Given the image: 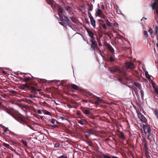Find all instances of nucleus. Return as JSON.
I'll use <instances>...</instances> for the list:
<instances>
[{"mask_svg":"<svg viewBox=\"0 0 158 158\" xmlns=\"http://www.w3.org/2000/svg\"><path fill=\"white\" fill-rule=\"evenodd\" d=\"M151 6L152 9H154L155 11L154 12L155 15V19L158 24V0L154 1V2L151 4Z\"/></svg>","mask_w":158,"mask_h":158,"instance_id":"f257e3e1","label":"nucleus"},{"mask_svg":"<svg viewBox=\"0 0 158 158\" xmlns=\"http://www.w3.org/2000/svg\"><path fill=\"white\" fill-rule=\"evenodd\" d=\"M91 42V47L94 51L96 50V48L98 47V45L96 42L95 40L94 39L93 40H90Z\"/></svg>","mask_w":158,"mask_h":158,"instance_id":"f03ea898","label":"nucleus"},{"mask_svg":"<svg viewBox=\"0 0 158 158\" xmlns=\"http://www.w3.org/2000/svg\"><path fill=\"white\" fill-rule=\"evenodd\" d=\"M139 118L140 121L143 123H145L147 122V120L145 117L141 113H137Z\"/></svg>","mask_w":158,"mask_h":158,"instance_id":"7ed1b4c3","label":"nucleus"},{"mask_svg":"<svg viewBox=\"0 0 158 158\" xmlns=\"http://www.w3.org/2000/svg\"><path fill=\"white\" fill-rule=\"evenodd\" d=\"M126 67L127 68H130L131 69H134L135 67L134 64L131 62H128L126 63L125 64Z\"/></svg>","mask_w":158,"mask_h":158,"instance_id":"20e7f679","label":"nucleus"},{"mask_svg":"<svg viewBox=\"0 0 158 158\" xmlns=\"http://www.w3.org/2000/svg\"><path fill=\"white\" fill-rule=\"evenodd\" d=\"M89 18L90 19V21L91 23V25H92L93 27L94 28H95L96 27V21L94 19L92 15L90 14V15L89 16Z\"/></svg>","mask_w":158,"mask_h":158,"instance_id":"39448f33","label":"nucleus"},{"mask_svg":"<svg viewBox=\"0 0 158 158\" xmlns=\"http://www.w3.org/2000/svg\"><path fill=\"white\" fill-rule=\"evenodd\" d=\"M103 15V12L102 10L99 8L96 11V13L95 14V16L96 17H101Z\"/></svg>","mask_w":158,"mask_h":158,"instance_id":"423d86ee","label":"nucleus"},{"mask_svg":"<svg viewBox=\"0 0 158 158\" xmlns=\"http://www.w3.org/2000/svg\"><path fill=\"white\" fill-rule=\"evenodd\" d=\"M110 71L112 72H122L121 71L120 69L119 68L118 66H115L113 68H112L111 69Z\"/></svg>","mask_w":158,"mask_h":158,"instance_id":"0eeeda50","label":"nucleus"},{"mask_svg":"<svg viewBox=\"0 0 158 158\" xmlns=\"http://www.w3.org/2000/svg\"><path fill=\"white\" fill-rule=\"evenodd\" d=\"M89 36L91 38V40L94 39V34L93 32L89 29H86Z\"/></svg>","mask_w":158,"mask_h":158,"instance_id":"6e6552de","label":"nucleus"},{"mask_svg":"<svg viewBox=\"0 0 158 158\" xmlns=\"http://www.w3.org/2000/svg\"><path fill=\"white\" fill-rule=\"evenodd\" d=\"M64 10L63 8L60 7V6L59 7V14L57 15V16H56V17L58 19L59 18V17H61V14L63 13Z\"/></svg>","mask_w":158,"mask_h":158,"instance_id":"1a4fd4ad","label":"nucleus"},{"mask_svg":"<svg viewBox=\"0 0 158 158\" xmlns=\"http://www.w3.org/2000/svg\"><path fill=\"white\" fill-rule=\"evenodd\" d=\"M63 20L66 23H67L68 25H69L70 23H69V19L65 16H64L62 17Z\"/></svg>","mask_w":158,"mask_h":158,"instance_id":"9d476101","label":"nucleus"},{"mask_svg":"<svg viewBox=\"0 0 158 158\" xmlns=\"http://www.w3.org/2000/svg\"><path fill=\"white\" fill-rule=\"evenodd\" d=\"M19 88L20 89L24 90L26 88H29V85L26 84H23L21 86H19Z\"/></svg>","mask_w":158,"mask_h":158,"instance_id":"9b49d317","label":"nucleus"},{"mask_svg":"<svg viewBox=\"0 0 158 158\" xmlns=\"http://www.w3.org/2000/svg\"><path fill=\"white\" fill-rule=\"evenodd\" d=\"M107 46L110 51L112 53H114V50L111 46L110 44H107Z\"/></svg>","mask_w":158,"mask_h":158,"instance_id":"f8f14e48","label":"nucleus"},{"mask_svg":"<svg viewBox=\"0 0 158 158\" xmlns=\"http://www.w3.org/2000/svg\"><path fill=\"white\" fill-rule=\"evenodd\" d=\"M151 129L150 128H149L148 129L146 130V132L145 133V134L146 135H147L148 136V138L149 136H150L151 135Z\"/></svg>","mask_w":158,"mask_h":158,"instance_id":"ddd939ff","label":"nucleus"},{"mask_svg":"<svg viewBox=\"0 0 158 158\" xmlns=\"http://www.w3.org/2000/svg\"><path fill=\"white\" fill-rule=\"evenodd\" d=\"M71 87L72 89L75 90H78L79 88V87L74 84H71Z\"/></svg>","mask_w":158,"mask_h":158,"instance_id":"4468645a","label":"nucleus"},{"mask_svg":"<svg viewBox=\"0 0 158 158\" xmlns=\"http://www.w3.org/2000/svg\"><path fill=\"white\" fill-rule=\"evenodd\" d=\"M149 127L148 126L146 125L143 124V130L144 133L145 134L146 132V130L148 129Z\"/></svg>","mask_w":158,"mask_h":158,"instance_id":"2eb2a0df","label":"nucleus"},{"mask_svg":"<svg viewBox=\"0 0 158 158\" xmlns=\"http://www.w3.org/2000/svg\"><path fill=\"white\" fill-rule=\"evenodd\" d=\"M145 74L146 77L148 79H151L150 75L148 74V72L147 71H145Z\"/></svg>","mask_w":158,"mask_h":158,"instance_id":"dca6fc26","label":"nucleus"},{"mask_svg":"<svg viewBox=\"0 0 158 158\" xmlns=\"http://www.w3.org/2000/svg\"><path fill=\"white\" fill-rule=\"evenodd\" d=\"M49 4L51 5L52 8L53 9V5L55 6V5L54 4L53 1V0H49Z\"/></svg>","mask_w":158,"mask_h":158,"instance_id":"f3484780","label":"nucleus"},{"mask_svg":"<svg viewBox=\"0 0 158 158\" xmlns=\"http://www.w3.org/2000/svg\"><path fill=\"white\" fill-rule=\"evenodd\" d=\"M143 145L145 148H147V145L145 139L143 140Z\"/></svg>","mask_w":158,"mask_h":158,"instance_id":"a211bd4d","label":"nucleus"},{"mask_svg":"<svg viewBox=\"0 0 158 158\" xmlns=\"http://www.w3.org/2000/svg\"><path fill=\"white\" fill-rule=\"evenodd\" d=\"M59 21H59V23L61 25H62L65 26V25H66V24H65V23L63 21H62L61 20H60Z\"/></svg>","mask_w":158,"mask_h":158,"instance_id":"6ab92c4d","label":"nucleus"},{"mask_svg":"<svg viewBox=\"0 0 158 158\" xmlns=\"http://www.w3.org/2000/svg\"><path fill=\"white\" fill-rule=\"evenodd\" d=\"M106 23L107 26L109 27L111 26L112 23L110 22H109L108 20H106Z\"/></svg>","mask_w":158,"mask_h":158,"instance_id":"aec40b11","label":"nucleus"},{"mask_svg":"<svg viewBox=\"0 0 158 158\" xmlns=\"http://www.w3.org/2000/svg\"><path fill=\"white\" fill-rule=\"evenodd\" d=\"M44 114L45 115H51V113L49 111L47 110H44Z\"/></svg>","mask_w":158,"mask_h":158,"instance_id":"412c9836","label":"nucleus"},{"mask_svg":"<svg viewBox=\"0 0 158 158\" xmlns=\"http://www.w3.org/2000/svg\"><path fill=\"white\" fill-rule=\"evenodd\" d=\"M96 100H97V101L99 103H100L102 102V100L98 97H96V98L95 99Z\"/></svg>","mask_w":158,"mask_h":158,"instance_id":"4be33fe9","label":"nucleus"},{"mask_svg":"<svg viewBox=\"0 0 158 158\" xmlns=\"http://www.w3.org/2000/svg\"><path fill=\"white\" fill-rule=\"evenodd\" d=\"M84 113L86 114H90V111L87 110H83Z\"/></svg>","mask_w":158,"mask_h":158,"instance_id":"5701e85b","label":"nucleus"},{"mask_svg":"<svg viewBox=\"0 0 158 158\" xmlns=\"http://www.w3.org/2000/svg\"><path fill=\"white\" fill-rule=\"evenodd\" d=\"M117 14H122L121 10H120V9L118 7L117 8Z\"/></svg>","mask_w":158,"mask_h":158,"instance_id":"b1692460","label":"nucleus"},{"mask_svg":"<svg viewBox=\"0 0 158 158\" xmlns=\"http://www.w3.org/2000/svg\"><path fill=\"white\" fill-rule=\"evenodd\" d=\"M65 9L68 11L69 12L70 11V7L69 6H67L65 7Z\"/></svg>","mask_w":158,"mask_h":158,"instance_id":"393cba45","label":"nucleus"},{"mask_svg":"<svg viewBox=\"0 0 158 158\" xmlns=\"http://www.w3.org/2000/svg\"><path fill=\"white\" fill-rule=\"evenodd\" d=\"M21 142L26 147H27V142L24 140H22Z\"/></svg>","mask_w":158,"mask_h":158,"instance_id":"a878e982","label":"nucleus"},{"mask_svg":"<svg viewBox=\"0 0 158 158\" xmlns=\"http://www.w3.org/2000/svg\"><path fill=\"white\" fill-rule=\"evenodd\" d=\"M4 146L6 148H9L10 147V145L9 144H7L6 143H4Z\"/></svg>","mask_w":158,"mask_h":158,"instance_id":"bb28decb","label":"nucleus"},{"mask_svg":"<svg viewBox=\"0 0 158 158\" xmlns=\"http://www.w3.org/2000/svg\"><path fill=\"white\" fill-rule=\"evenodd\" d=\"M144 36L146 37H148V32L146 31H144Z\"/></svg>","mask_w":158,"mask_h":158,"instance_id":"cd10ccee","label":"nucleus"},{"mask_svg":"<svg viewBox=\"0 0 158 158\" xmlns=\"http://www.w3.org/2000/svg\"><path fill=\"white\" fill-rule=\"evenodd\" d=\"M134 84H135V86H136L137 87H140V84L139 83L135 82V83Z\"/></svg>","mask_w":158,"mask_h":158,"instance_id":"c85d7f7f","label":"nucleus"},{"mask_svg":"<svg viewBox=\"0 0 158 158\" xmlns=\"http://www.w3.org/2000/svg\"><path fill=\"white\" fill-rule=\"evenodd\" d=\"M78 123H79V124H80L81 125H84V123L81 120H79Z\"/></svg>","mask_w":158,"mask_h":158,"instance_id":"c756f323","label":"nucleus"},{"mask_svg":"<svg viewBox=\"0 0 158 158\" xmlns=\"http://www.w3.org/2000/svg\"><path fill=\"white\" fill-rule=\"evenodd\" d=\"M60 146V143H56L55 144V147L56 148H58Z\"/></svg>","mask_w":158,"mask_h":158,"instance_id":"7c9ffc66","label":"nucleus"},{"mask_svg":"<svg viewBox=\"0 0 158 158\" xmlns=\"http://www.w3.org/2000/svg\"><path fill=\"white\" fill-rule=\"evenodd\" d=\"M119 137L122 139H123L124 137V135L123 134H121L119 135Z\"/></svg>","mask_w":158,"mask_h":158,"instance_id":"2f4dec72","label":"nucleus"},{"mask_svg":"<svg viewBox=\"0 0 158 158\" xmlns=\"http://www.w3.org/2000/svg\"><path fill=\"white\" fill-rule=\"evenodd\" d=\"M29 97L31 98H35L36 97V96L35 94H30Z\"/></svg>","mask_w":158,"mask_h":158,"instance_id":"473e14b6","label":"nucleus"},{"mask_svg":"<svg viewBox=\"0 0 158 158\" xmlns=\"http://www.w3.org/2000/svg\"><path fill=\"white\" fill-rule=\"evenodd\" d=\"M29 79H30V78L29 77H26L24 79V81H25V82L29 80Z\"/></svg>","mask_w":158,"mask_h":158,"instance_id":"72a5a7b5","label":"nucleus"},{"mask_svg":"<svg viewBox=\"0 0 158 158\" xmlns=\"http://www.w3.org/2000/svg\"><path fill=\"white\" fill-rule=\"evenodd\" d=\"M102 27L105 29H107V27L106 25L105 24H102Z\"/></svg>","mask_w":158,"mask_h":158,"instance_id":"f704fd0d","label":"nucleus"},{"mask_svg":"<svg viewBox=\"0 0 158 158\" xmlns=\"http://www.w3.org/2000/svg\"><path fill=\"white\" fill-rule=\"evenodd\" d=\"M55 120L54 119H52L50 120V122L52 124H54L55 122Z\"/></svg>","mask_w":158,"mask_h":158,"instance_id":"c9c22d12","label":"nucleus"},{"mask_svg":"<svg viewBox=\"0 0 158 158\" xmlns=\"http://www.w3.org/2000/svg\"><path fill=\"white\" fill-rule=\"evenodd\" d=\"M31 90H33V91H36V89H35L34 87H33V86H32L31 87Z\"/></svg>","mask_w":158,"mask_h":158,"instance_id":"e433bc0d","label":"nucleus"},{"mask_svg":"<svg viewBox=\"0 0 158 158\" xmlns=\"http://www.w3.org/2000/svg\"><path fill=\"white\" fill-rule=\"evenodd\" d=\"M103 157L104 158H111L110 156L106 155H104Z\"/></svg>","mask_w":158,"mask_h":158,"instance_id":"4c0bfd02","label":"nucleus"},{"mask_svg":"<svg viewBox=\"0 0 158 158\" xmlns=\"http://www.w3.org/2000/svg\"><path fill=\"white\" fill-rule=\"evenodd\" d=\"M148 31L150 33V34L151 35H152V30H151V29H149V30H148Z\"/></svg>","mask_w":158,"mask_h":158,"instance_id":"58836bf2","label":"nucleus"},{"mask_svg":"<svg viewBox=\"0 0 158 158\" xmlns=\"http://www.w3.org/2000/svg\"><path fill=\"white\" fill-rule=\"evenodd\" d=\"M37 112L39 114H42L41 111L40 110H38L37 111Z\"/></svg>","mask_w":158,"mask_h":158,"instance_id":"ea45409f","label":"nucleus"},{"mask_svg":"<svg viewBox=\"0 0 158 158\" xmlns=\"http://www.w3.org/2000/svg\"><path fill=\"white\" fill-rule=\"evenodd\" d=\"M123 78H120L118 79V81L120 82H123Z\"/></svg>","mask_w":158,"mask_h":158,"instance_id":"a19ab883","label":"nucleus"},{"mask_svg":"<svg viewBox=\"0 0 158 158\" xmlns=\"http://www.w3.org/2000/svg\"><path fill=\"white\" fill-rule=\"evenodd\" d=\"M140 93H141V94L142 96V97H143V95H144L143 91V90H141L140 91Z\"/></svg>","mask_w":158,"mask_h":158,"instance_id":"79ce46f5","label":"nucleus"},{"mask_svg":"<svg viewBox=\"0 0 158 158\" xmlns=\"http://www.w3.org/2000/svg\"><path fill=\"white\" fill-rule=\"evenodd\" d=\"M114 60V59L112 57H110V61L111 62L113 61Z\"/></svg>","mask_w":158,"mask_h":158,"instance_id":"37998d69","label":"nucleus"},{"mask_svg":"<svg viewBox=\"0 0 158 158\" xmlns=\"http://www.w3.org/2000/svg\"><path fill=\"white\" fill-rule=\"evenodd\" d=\"M8 130V128H5L4 129V132L5 133V132H6Z\"/></svg>","mask_w":158,"mask_h":158,"instance_id":"c03bdc74","label":"nucleus"},{"mask_svg":"<svg viewBox=\"0 0 158 158\" xmlns=\"http://www.w3.org/2000/svg\"><path fill=\"white\" fill-rule=\"evenodd\" d=\"M52 127L54 128H57L58 127V126L56 125H54L52 126Z\"/></svg>","mask_w":158,"mask_h":158,"instance_id":"a18cd8bd","label":"nucleus"},{"mask_svg":"<svg viewBox=\"0 0 158 158\" xmlns=\"http://www.w3.org/2000/svg\"><path fill=\"white\" fill-rule=\"evenodd\" d=\"M95 103L96 105H98L99 104L97 100H96V101L95 102Z\"/></svg>","mask_w":158,"mask_h":158,"instance_id":"49530a36","label":"nucleus"},{"mask_svg":"<svg viewBox=\"0 0 158 158\" xmlns=\"http://www.w3.org/2000/svg\"><path fill=\"white\" fill-rule=\"evenodd\" d=\"M114 26L116 27H117L118 26V24L117 23H115L114 24Z\"/></svg>","mask_w":158,"mask_h":158,"instance_id":"de8ad7c7","label":"nucleus"},{"mask_svg":"<svg viewBox=\"0 0 158 158\" xmlns=\"http://www.w3.org/2000/svg\"><path fill=\"white\" fill-rule=\"evenodd\" d=\"M59 158H67L66 156H62L59 157Z\"/></svg>","mask_w":158,"mask_h":158,"instance_id":"09e8293b","label":"nucleus"},{"mask_svg":"<svg viewBox=\"0 0 158 158\" xmlns=\"http://www.w3.org/2000/svg\"><path fill=\"white\" fill-rule=\"evenodd\" d=\"M98 44H99V46H102V44L101 42L100 41H98Z\"/></svg>","mask_w":158,"mask_h":158,"instance_id":"8fccbe9b","label":"nucleus"},{"mask_svg":"<svg viewBox=\"0 0 158 158\" xmlns=\"http://www.w3.org/2000/svg\"><path fill=\"white\" fill-rule=\"evenodd\" d=\"M6 113H7L9 114H10V115H11V113L9 111H8L7 110H6Z\"/></svg>","mask_w":158,"mask_h":158,"instance_id":"3c124183","label":"nucleus"},{"mask_svg":"<svg viewBox=\"0 0 158 158\" xmlns=\"http://www.w3.org/2000/svg\"><path fill=\"white\" fill-rule=\"evenodd\" d=\"M41 91V90L40 89H36V92H40Z\"/></svg>","mask_w":158,"mask_h":158,"instance_id":"603ef678","label":"nucleus"},{"mask_svg":"<svg viewBox=\"0 0 158 158\" xmlns=\"http://www.w3.org/2000/svg\"><path fill=\"white\" fill-rule=\"evenodd\" d=\"M92 134L89 132L88 133V136H89L90 135H91Z\"/></svg>","mask_w":158,"mask_h":158,"instance_id":"864d4df0","label":"nucleus"},{"mask_svg":"<svg viewBox=\"0 0 158 158\" xmlns=\"http://www.w3.org/2000/svg\"><path fill=\"white\" fill-rule=\"evenodd\" d=\"M111 158H119L118 157L115 156H113Z\"/></svg>","mask_w":158,"mask_h":158,"instance_id":"5fc2aeb1","label":"nucleus"},{"mask_svg":"<svg viewBox=\"0 0 158 158\" xmlns=\"http://www.w3.org/2000/svg\"><path fill=\"white\" fill-rule=\"evenodd\" d=\"M29 101L31 103H33V102L31 100H29Z\"/></svg>","mask_w":158,"mask_h":158,"instance_id":"6e6d98bb","label":"nucleus"},{"mask_svg":"<svg viewBox=\"0 0 158 158\" xmlns=\"http://www.w3.org/2000/svg\"><path fill=\"white\" fill-rule=\"evenodd\" d=\"M101 8L102 9H104V6L102 5V6Z\"/></svg>","mask_w":158,"mask_h":158,"instance_id":"4d7b16f0","label":"nucleus"},{"mask_svg":"<svg viewBox=\"0 0 158 158\" xmlns=\"http://www.w3.org/2000/svg\"><path fill=\"white\" fill-rule=\"evenodd\" d=\"M143 19H147L146 18H142L141 19V20L142 21V20H143Z\"/></svg>","mask_w":158,"mask_h":158,"instance_id":"13d9d810","label":"nucleus"},{"mask_svg":"<svg viewBox=\"0 0 158 158\" xmlns=\"http://www.w3.org/2000/svg\"><path fill=\"white\" fill-rule=\"evenodd\" d=\"M18 73V74H20L21 75H22L23 73Z\"/></svg>","mask_w":158,"mask_h":158,"instance_id":"bf43d9fd","label":"nucleus"},{"mask_svg":"<svg viewBox=\"0 0 158 158\" xmlns=\"http://www.w3.org/2000/svg\"><path fill=\"white\" fill-rule=\"evenodd\" d=\"M85 136L86 137V138H88L89 137V136H88V135H85Z\"/></svg>","mask_w":158,"mask_h":158,"instance_id":"052dcab7","label":"nucleus"},{"mask_svg":"<svg viewBox=\"0 0 158 158\" xmlns=\"http://www.w3.org/2000/svg\"><path fill=\"white\" fill-rule=\"evenodd\" d=\"M99 51L100 52H101V50H100V49L99 48Z\"/></svg>","mask_w":158,"mask_h":158,"instance_id":"680f3d73","label":"nucleus"},{"mask_svg":"<svg viewBox=\"0 0 158 158\" xmlns=\"http://www.w3.org/2000/svg\"><path fill=\"white\" fill-rule=\"evenodd\" d=\"M2 102H0V104H2Z\"/></svg>","mask_w":158,"mask_h":158,"instance_id":"e2e57ef3","label":"nucleus"},{"mask_svg":"<svg viewBox=\"0 0 158 158\" xmlns=\"http://www.w3.org/2000/svg\"><path fill=\"white\" fill-rule=\"evenodd\" d=\"M54 81V80H52V81Z\"/></svg>","mask_w":158,"mask_h":158,"instance_id":"0e129e2a","label":"nucleus"},{"mask_svg":"<svg viewBox=\"0 0 158 158\" xmlns=\"http://www.w3.org/2000/svg\"><path fill=\"white\" fill-rule=\"evenodd\" d=\"M3 73H5V72H3Z\"/></svg>","mask_w":158,"mask_h":158,"instance_id":"69168bd1","label":"nucleus"},{"mask_svg":"<svg viewBox=\"0 0 158 158\" xmlns=\"http://www.w3.org/2000/svg\"><path fill=\"white\" fill-rule=\"evenodd\" d=\"M152 42H154V41H152Z\"/></svg>","mask_w":158,"mask_h":158,"instance_id":"338daca9","label":"nucleus"}]
</instances>
